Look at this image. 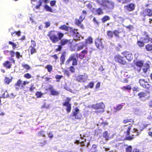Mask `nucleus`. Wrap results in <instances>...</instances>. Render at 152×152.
<instances>
[{"mask_svg": "<svg viewBox=\"0 0 152 152\" xmlns=\"http://www.w3.org/2000/svg\"><path fill=\"white\" fill-rule=\"evenodd\" d=\"M38 143L40 144V146H42L46 144V141H44L41 142H39Z\"/></svg>", "mask_w": 152, "mask_h": 152, "instance_id": "obj_47", "label": "nucleus"}, {"mask_svg": "<svg viewBox=\"0 0 152 152\" xmlns=\"http://www.w3.org/2000/svg\"><path fill=\"white\" fill-rule=\"evenodd\" d=\"M93 21L94 22L95 24H96L98 25L99 24V23L98 22V21L96 20L95 18H93Z\"/></svg>", "mask_w": 152, "mask_h": 152, "instance_id": "obj_60", "label": "nucleus"}, {"mask_svg": "<svg viewBox=\"0 0 152 152\" xmlns=\"http://www.w3.org/2000/svg\"><path fill=\"white\" fill-rule=\"evenodd\" d=\"M145 48L147 50H152V45L150 44H148L145 46Z\"/></svg>", "mask_w": 152, "mask_h": 152, "instance_id": "obj_35", "label": "nucleus"}, {"mask_svg": "<svg viewBox=\"0 0 152 152\" xmlns=\"http://www.w3.org/2000/svg\"><path fill=\"white\" fill-rule=\"evenodd\" d=\"M16 33V34L18 36H20V31H15L14 32H12L11 35L12 36H13V35Z\"/></svg>", "mask_w": 152, "mask_h": 152, "instance_id": "obj_49", "label": "nucleus"}, {"mask_svg": "<svg viewBox=\"0 0 152 152\" xmlns=\"http://www.w3.org/2000/svg\"><path fill=\"white\" fill-rule=\"evenodd\" d=\"M110 17L108 16H105L102 19V22L103 23L109 20Z\"/></svg>", "mask_w": 152, "mask_h": 152, "instance_id": "obj_26", "label": "nucleus"}, {"mask_svg": "<svg viewBox=\"0 0 152 152\" xmlns=\"http://www.w3.org/2000/svg\"><path fill=\"white\" fill-rule=\"evenodd\" d=\"M139 83L140 85L143 88L148 89L150 87V85L148 82L145 81L144 79H141L139 80Z\"/></svg>", "mask_w": 152, "mask_h": 152, "instance_id": "obj_7", "label": "nucleus"}, {"mask_svg": "<svg viewBox=\"0 0 152 152\" xmlns=\"http://www.w3.org/2000/svg\"><path fill=\"white\" fill-rule=\"evenodd\" d=\"M45 27L46 28H48V27H49L50 25V22H46L45 23Z\"/></svg>", "mask_w": 152, "mask_h": 152, "instance_id": "obj_58", "label": "nucleus"}, {"mask_svg": "<svg viewBox=\"0 0 152 152\" xmlns=\"http://www.w3.org/2000/svg\"><path fill=\"white\" fill-rule=\"evenodd\" d=\"M124 104L125 103H122L117 105L116 107L114 108L115 110V112H116L117 111L121 110L122 108V107L124 106Z\"/></svg>", "mask_w": 152, "mask_h": 152, "instance_id": "obj_20", "label": "nucleus"}, {"mask_svg": "<svg viewBox=\"0 0 152 152\" xmlns=\"http://www.w3.org/2000/svg\"><path fill=\"white\" fill-rule=\"evenodd\" d=\"M56 3V1L55 0H53L50 1V5L52 6H54Z\"/></svg>", "mask_w": 152, "mask_h": 152, "instance_id": "obj_57", "label": "nucleus"}, {"mask_svg": "<svg viewBox=\"0 0 152 152\" xmlns=\"http://www.w3.org/2000/svg\"><path fill=\"white\" fill-rule=\"evenodd\" d=\"M96 1L101 7L105 10L113 9L115 6L113 0H96Z\"/></svg>", "mask_w": 152, "mask_h": 152, "instance_id": "obj_2", "label": "nucleus"}, {"mask_svg": "<svg viewBox=\"0 0 152 152\" xmlns=\"http://www.w3.org/2000/svg\"><path fill=\"white\" fill-rule=\"evenodd\" d=\"M82 21H80L79 19H76L75 21V23L76 24L79 26H80L81 28H83V26L81 24V23Z\"/></svg>", "mask_w": 152, "mask_h": 152, "instance_id": "obj_30", "label": "nucleus"}, {"mask_svg": "<svg viewBox=\"0 0 152 152\" xmlns=\"http://www.w3.org/2000/svg\"><path fill=\"white\" fill-rule=\"evenodd\" d=\"M62 46L61 45H58V48H56V52H58V51H60L61 50V49L62 48V47H61Z\"/></svg>", "mask_w": 152, "mask_h": 152, "instance_id": "obj_55", "label": "nucleus"}, {"mask_svg": "<svg viewBox=\"0 0 152 152\" xmlns=\"http://www.w3.org/2000/svg\"><path fill=\"white\" fill-rule=\"evenodd\" d=\"M86 7L90 9H91L92 8L91 3H89L86 5Z\"/></svg>", "mask_w": 152, "mask_h": 152, "instance_id": "obj_59", "label": "nucleus"}, {"mask_svg": "<svg viewBox=\"0 0 152 152\" xmlns=\"http://www.w3.org/2000/svg\"><path fill=\"white\" fill-rule=\"evenodd\" d=\"M131 126H129L128 127V129L126 131V135H129L130 134V131L131 129Z\"/></svg>", "mask_w": 152, "mask_h": 152, "instance_id": "obj_56", "label": "nucleus"}, {"mask_svg": "<svg viewBox=\"0 0 152 152\" xmlns=\"http://www.w3.org/2000/svg\"><path fill=\"white\" fill-rule=\"evenodd\" d=\"M94 83L93 82H91L88 84V86L92 88L94 87Z\"/></svg>", "mask_w": 152, "mask_h": 152, "instance_id": "obj_50", "label": "nucleus"}, {"mask_svg": "<svg viewBox=\"0 0 152 152\" xmlns=\"http://www.w3.org/2000/svg\"><path fill=\"white\" fill-rule=\"evenodd\" d=\"M106 33L108 39H111L113 38V31H111L108 30L107 31Z\"/></svg>", "mask_w": 152, "mask_h": 152, "instance_id": "obj_21", "label": "nucleus"}, {"mask_svg": "<svg viewBox=\"0 0 152 152\" xmlns=\"http://www.w3.org/2000/svg\"><path fill=\"white\" fill-rule=\"evenodd\" d=\"M144 42L141 40V39H140V40L138 41L137 42V44L138 46L140 47H143L144 46Z\"/></svg>", "mask_w": 152, "mask_h": 152, "instance_id": "obj_27", "label": "nucleus"}, {"mask_svg": "<svg viewBox=\"0 0 152 152\" xmlns=\"http://www.w3.org/2000/svg\"><path fill=\"white\" fill-rule=\"evenodd\" d=\"M136 65L139 67H141L142 66L143 63L141 61H138L136 62Z\"/></svg>", "mask_w": 152, "mask_h": 152, "instance_id": "obj_28", "label": "nucleus"}, {"mask_svg": "<svg viewBox=\"0 0 152 152\" xmlns=\"http://www.w3.org/2000/svg\"><path fill=\"white\" fill-rule=\"evenodd\" d=\"M11 65V63L9 61H7L3 64L4 66L8 69H10Z\"/></svg>", "mask_w": 152, "mask_h": 152, "instance_id": "obj_22", "label": "nucleus"}, {"mask_svg": "<svg viewBox=\"0 0 152 152\" xmlns=\"http://www.w3.org/2000/svg\"><path fill=\"white\" fill-rule=\"evenodd\" d=\"M110 135V134L107 131L104 132L103 133V137L106 140H108L111 138Z\"/></svg>", "mask_w": 152, "mask_h": 152, "instance_id": "obj_17", "label": "nucleus"}, {"mask_svg": "<svg viewBox=\"0 0 152 152\" xmlns=\"http://www.w3.org/2000/svg\"><path fill=\"white\" fill-rule=\"evenodd\" d=\"M29 83L28 82L26 81L23 82V81L19 80H18L17 83L15 84L14 86H19L20 85H21V87H23V86L28 84Z\"/></svg>", "mask_w": 152, "mask_h": 152, "instance_id": "obj_13", "label": "nucleus"}, {"mask_svg": "<svg viewBox=\"0 0 152 152\" xmlns=\"http://www.w3.org/2000/svg\"><path fill=\"white\" fill-rule=\"evenodd\" d=\"M47 35L53 43H56L63 37L64 34L59 31L53 30L48 32Z\"/></svg>", "mask_w": 152, "mask_h": 152, "instance_id": "obj_1", "label": "nucleus"}, {"mask_svg": "<svg viewBox=\"0 0 152 152\" xmlns=\"http://www.w3.org/2000/svg\"><path fill=\"white\" fill-rule=\"evenodd\" d=\"M115 61L122 65H124L126 63V61L124 57L120 55H116L115 57Z\"/></svg>", "mask_w": 152, "mask_h": 152, "instance_id": "obj_4", "label": "nucleus"}, {"mask_svg": "<svg viewBox=\"0 0 152 152\" xmlns=\"http://www.w3.org/2000/svg\"><path fill=\"white\" fill-rule=\"evenodd\" d=\"M60 60L61 61L60 64L62 65L64 64V62L65 61V56L64 54H62L61 56Z\"/></svg>", "mask_w": 152, "mask_h": 152, "instance_id": "obj_25", "label": "nucleus"}, {"mask_svg": "<svg viewBox=\"0 0 152 152\" xmlns=\"http://www.w3.org/2000/svg\"><path fill=\"white\" fill-rule=\"evenodd\" d=\"M48 137L51 139H52V138L53 137V134L52 133V132H49L48 134Z\"/></svg>", "mask_w": 152, "mask_h": 152, "instance_id": "obj_62", "label": "nucleus"}, {"mask_svg": "<svg viewBox=\"0 0 152 152\" xmlns=\"http://www.w3.org/2000/svg\"><path fill=\"white\" fill-rule=\"evenodd\" d=\"M85 15H81L80 16L79 20H80V21H82L83 20L85 19Z\"/></svg>", "mask_w": 152, "mask_h": 152, "instance_id": "obj_51", "label": "nucleus"}, {"mask_svg": "<svg viewBox=\"0 0 152 152\" xmlns=\"http://www.w3.org/2000/svg\"><path fill=\"white\" fill-rule=\"evenodd\" d=\"M24 77L25 78H26L27 79L30 78L31 77V75L28 73H27L24 74Z\"/></svg>", "mask_w": 152, "mask_h": 152, "instance_id": "obj_44", "label": "nucleus"}, {"mask_svg": "<svg viewBox=\"0 0 152 152\" xmlns=\"http://www.w3.org/2000/svg\"><path fill=\"white\" fill-rule=\"evenodd\" d=\"M138 95L140 98H141L142 97H145L146 96V94L145 93L142 92L139 93L138 94Z\"/></svg>", "mask_w": 152, "mask_h": 152, "instance_id": "obj_41", "label": "nucleus"}, {"mask_svg": "<svg viewBox=\"0 0 152 152\" xmlns=\"http://www.w3.org/2000/svg\"><path fill=\"white\" fill-rule=\"evenodd\" d=\"M9 44L10 45H12V46L13 49H15L16 47V45L15 44L14 42H12L11 41H9Z\"/></svg>", "mask_w": 152, "mask_h": 152, "instance_id": "obj_42", "label": "nucleus"}, {"mask_svg": "<svg viewBox=\"0 0 152 152\" xmlns=\"http://www.w3.org/2000/svg\"><path fill=\"white\" fill-rule=\"evenodd\" d=\"M4 82L7 84H9L10 82V80L8 78L6 77L4 80Z\"/></svg>", "mask_w": 152, "mask_h": 152, "instance_id": "obj_61", "label": "nucleus"}, {"mask_svg": "<svg viewBox=\"0 0 152 152\" xmlns=\"http://www.w3.org/2000/svg\"><path fill=\"white\" fill-rule=\"evenodd\" d=\"M132 120V119H126L123 121V123L124 124H126L129 122H131Z\"/></svg>", "mask_w": 152, "mask_h": 152, "instance_id": "obj_48", "label": "nucleus"}, {"mask_svg": "<svg viewBox=\"0 0 152 152\" xmlns=\"http://www.w3.org/2000/svg\"><path fill=\"white\" fill-rule=\"evenodd\" d=\"M69 58H70V59L71 60V61H73L77 60L78 58V54L77 53L76 54H72L70 56Z\"/></svg>", "mask_w": 152, "mask_h": 152, "instance_id": "obj_18", "label": "nucleus"}, {"mask_svg": "<svg viewBox=\"0 0 152 152\" xmlns=\"http://www.w3.org/2000/svg\"><path fill=\"white\" fill-rule=\"evenodd\" d=\"M63 106L66 107V110L67 113H70L71 109V104L68 101H66L63 103Z\"/></svg>", "mask_w": 152, "mask_h": 152, "instance_id": "obj_9", "label": "nucleus"}, {"mask_svg": "<svg viewBox=\"0 0 152 152\" xmlns=\"http://www.w3.org/2000/svg\"><path fill=\"white\" fill-rule=\"evenodd\" d=\"M122 89L123 90H130L131 89V87L130 85H128L127 86H124L122 88Z\"/></svg>", "mask_w": 152, "mask_h": 152, "instance_id": "obj_34", "label": "nucleus"}, {"mask_svg": "<svg viewBox=\"0 0 152 152\" xmlns=\"http://www.w3.org/2000/svg\"><path fill=\"white\" fill-rule=\"evenodd\" d=\"M37 135L38 136H42L43 137H45V135L44 134V132L43 131H41L39 132L37 134Z\"/></svg>", "mask_w": 152, "mask_h": 152, "instance_id": "obj_32", "label": "nucleus"}, {"mask_svg": "<svg viewBox=\"0 0 152 152\" xmlns=\"http://www.w3.org/2000/svg\"><path fill=\"white\" fill-rule=\"evenodd\" d=\"M122 54L124 55L128 61H131L133 59V56L131 53L125 51L122 52Z\"/></svg>", "mask_w": 152, "mask_h": 152, "instance_id": "obj_5", "label": "nucleus"}, {"mask_svg": "<svg viewBox=\"0 0 152 152\" xmlns=\"http://www.w3.org/2000/svg\"><path fill=\"white\" fill-rule=\"evenodd\" d=\"M95 43L96 47L99 49H102L104 48L102 44V42L100 39H96L95 41Z\"/></svg>", "mask_w": 152, "mask_h": 152, "instance_id": "obj_8", "label": "nucleus"}, {"mask_svg": "<svg viewBox=\"0 0 152 152\" xmlns=\"http://www.w3.org/2000/svg\"><path fill=\"white\" fill-rule=\"evenodd\" d=\"M88 76L87 75H80L77 77V80L80 82H85L87 80Z\"/></svg>", "mask_w": 152, "mask_h": 152, "instance_id": "obj_12", "label": "nucleus"}, {"mask_svg": "<svg viewBox=\"0 0 152 152\" xmlns=\"http://www.w3.org/2000/svg\"><path fill=\"white\" fill-rule=\"evenodd\" d=\"M132 146H128L126 149V152H132Z\"/></svg>", "mask_w": 152, "mask_h": 152, "instance_id": "obj_40", "label": "nucleus"}, {"mask_svg": "<svg viewBox=\"0 0 152 152\" xmlns=\"http://www.w3.org/2000/svg\"><path fill=\"white\" fill-rule=\"evenodd\" d=\"M145 37L141 38V40L142 41L145 43H146L150 41L151 38H150L149 36L146 34H145Z\"/></svg>", "mask_w": 152, "mask_h": 152, "instance_id": "obj_16", "label": "nucleus"}, {"mask_svg": "<svg viewBox=\"0 0 152 152\" xmlns=\"http://www.w3.org/2000/svg\"><path fill=\"white\" fill-rule=\"evenodd\" d=\"M79 110L77 107L75 108V111L73 112V116L75 117L76 119H79L80 118L81 115L79 114Z\"/></svg>", "mask_w": 152, "mask_h": 152, "instance_id": "obj_11", "label": "nucleus"}, {"mask_svg": "<svg viewBox=\"0 0 152 152\" xmlns=\"http://www.w3.org/2000/svg\"><path fill=\"white\" fill-rule=\"evenodd\" d=\"M46 68L47 69L48 71L50 72H51L52 69V66L50 65H48L46 66Z\"/></svg>", "mask_w": 152, "mask_h": 152, "instance_id": "obj_38", "label": "nucleus"}, {"mask_svg": "<svg viewBox=\"0 0 152 152\" xmlns=\"http://www.w3.org/2000/svg\"><path fill=\"white\" fill-rule=\"evenodd\" d=\"M51 94L53 95L57 96L59 94V93L58 91L54 89L51 92Z\"/></svg>", "mask_w": 152, "mask_h": 152, "instance_id": "obj_33", "label": "nucleus"}, {"mask_svg": "<svg viewBox=\"0 0 152 152\" xmlns=\"http://www.w3.org/2000/svg\"><path fill=\"white\" fill-rule=\"evenodd\" d=\"M63 77V76L62 75H57L55 76V78L57 80H58L57 81V82L59 81V80L61 79Z\"/></svg>", "mask_w": 152, "mask_h": 152, "instance_id": "obj_46", "label": "nucleus"}, {"mask_svg": "<svg viewBox=\"0 0 152 152\" xmlns=\"http://www.w3.org/2000/svg\"><path fill=\"white\" fill-rule=\"evenodd\" d=\"M31 45L30 46V48H35L36 46V44L35 42L31 40Z\"/></svg>", "mask_w": 152, "mask_h": 152, "instance_id": "obj_36", "label": "nucleus"}, {"mask_svg": "<svg viewBox=\"0 0 152 152\" xmlns=\"http://www.w3.org/2000/svg\"><path fill=\"white\" fill-rule=\"evenodd\" d=\"M135 7V4L133 3H131L124 6V8L126 10H134Z\"/></svg>", "mask_w": 152, "mask_h": 152, "instance_id": "obj_14", "label": "nucleus"}, {"mask_svg": "<svg viewBox=\"0 0 152 152\" xmlns=\"http://www.w3.org/2000/svg\"><path fill=\"white\" fill-rule=\"evenodd\" d=\"M92 108L96 109H103L105 107V106L102 102H101L97 103L95 105H92Z\"/></svg>", "mask_w": 152, "mask_h": 152, "instance_id": "obj_10", "label": "nucleus"}, {"mask_svg": "<svg viewBox=\"0 0 152 152\" xmlns=\"http://www.w3.org/2000/svg\"><path fill=\"white\" fill-rule=\"evenodd\" d=\"M87 42L89 44L92 43L93 42L92 39L91 37H89L88 39Z\"/></svg>", "mask_w": 152, "mask_h": 152, "instance_id": "obj_53", "label": "nucleus"}, {"mask_svg": "<svg viewBox=\"0 0 152 152\" xmlns=\"http://www.w3.org/2000/svg\"><path fill=\"white\" fill-rule=\"evenodd\" d=\"M43 1L42 0H39L38 1V4L35 7V8L37 9H39L40 8V7L42 5Z\"/></svg>", "mask_w": 152, "mask_h": 152, "instance_id": "obj_29", "label": "nucleus"}, {"mask_svg": "<svg viewBox=\"0 0 152 152\" xmlns=\"http://www.w3.org/2000/svg\"><path fill=\"white\" fill-rule=\"evenodd\" d=\"M22 66L27 69H29L30 68L29 66L27 64H22Z\"/></svg>", "mask_w": 152, "mask_h": 152, "instance_id": "obj_54", "label": "nucleus"}, {"mask_svg": "<svg viewBox=\"0 0 152 152\" xmlns=\"http://www.w3.org/2000/svg\"><path fill=\"white\" fill-rule=\"evenodd\" d=\"M113 35H114L115 36L117 37H119L118 34L120 33L117 30H115L113 31Z\"/></svg>", "mask_w": 152, "mask_h": 152, "instance_id": "obj_39", "label": "nucleus"}, {"mask_svg": "<svg viewBox=\"0 0 152 152\" xmlns=\"http://www.w3.org/2000/svg\"><path fill=\"white\" fill-rule=\"evenodd\" d=\"M16 57L18 58H19L20 57L22 58V56L20 55V53L18 52H17L15 53Z\"/></svg>", "mask_w": 152, "mask_h": 152, "instance_id": "obj_43", "label": "nucleus"}, {"mask_svg": "<svg viewBox=\"0 0 152 152\" xmlns=\"http://www.w3.org/2000/svg\"><path fill=\"white\" fill-rule=\"evenodd\" d=\"M10 54L11 56V57H14L15 56V53L13 50H12L10 51Z\"/></svg>", "mask_w": 152, "mask_h": 152, "instance_id": "obj_64", "label": "nucleus"}, {"mask_svg": "<svg viewBox=\"0 0 152 152\" xmlns=\"http://www.w3.org/2000/svg\"><path fill=\"white\" fill-rule=\"evenodd\" d=\"M64 74L67 77H69L70 75V73L68 71L65 70L64 71Z\"/></svg>", "mask_w": 152, "mask_h": 152, "instance_id": "obj_63", "label": "nucleus"}, {"mask_svg": "<svg viewBox=\"0 0 152 152\" xmlns=\"http://www.w3.org/2000/svg\"><path fill=\"white\" fill-rule=\"evenodd\" d=\"M30 52L31 54H33L34 53H35L36 52V50L35 48H30Z\"/></svg>", "mask_w": 152, "mask_h": 152, "instance_id": "obj_45", "label": "nucleus"}, {"mask_svg": "<svg viewBox=\"0 0 152 152\" xmlns=\"http://www.w3.org/2000/svg\"><path fill=\"white\" fill-rule=\"evenodd\" d=\"M36 95L37 98H40L43 95V94L41 92L37 91L36 93Z\"/></svg>", "mask_w": 152, "mask_h": 152, "instance_id": "obj_37", "label": "nucleus"}, {"mask_svg": "<svg viewBox=\"0 0 152 152\" xmlns=\"http://www.w3.org/2000/svg\"><path fill=\"white\" fill-rule=\"evenodd\" d=\"M143 129L141 130H140L139 131V130L137 129L134 128L133 129L134 132L136 134L135 135L134 134H132V136H126V140H132L134 138L135 136H138L139 135V134L143 130Z\"/></svg>", "mask_w": 152, "mask_h": 152, "instance_id": "obj_6", "label": "nucleus"}, {"mask_svg": "<svg viewBox=\"0 0 152 152\" xmlns=\"http://www.w3.org/2000/svg\"><path fill=\"white\" fill-rule=\"evenodd\" d=\"M93 12H94L95 15L98 14L100 15L103 14V12L102 10H92Z\"/></svg>", "mask_w": 152, "mask_h": 152, "instance_id": "obj_24", "label": "nucleus"}, {"mask_svg": "<svg viewBox=\"0 0 152 152\" xmlns=\"http://www.w3.org/2000/svg\"><path fill=\"white\" fill-rule=\"evenodd\" d=\"M70 33L72 35H73L74 40L75 41L80 40V37L82 39L83 38L77 31V29L71 28L70 29Z\"/></svg>", "mask_w": 152, "mask_h": 152, "instance_id": "obj_3", "label": "nucleus"}, {"mask_svg": "<svg viewBox=\"0 0 152 152\" xmlns=\"http://www.w3.org/2000/svg\"><path fill=\"white\" fill-rule=\"evenodd\" d=\"M60 29L67 31L68 30V27L65 25H63L59 27Z\"/></svg>", "mask_w": 152, "mask_h": 152, "instance_id": "obj_31", "label": "nucleus"}, {"mask_svg": "<svg viewBox=\"0 0 152 152\" xmlns=\"http://www.w3.org/2000/svg\"><path fill=\"white\" fill-rule=\"evenodd\" d=\"M60 42V44L61 46H63L66 44H69L71 43V42L69 40L66 39H61Z\"/></svg>", "mask_w": 152, "mask_h": 152, "instance_id": "obj_15", "label": "nucleus"}, {"mask_svg": "<svg viewBox=\"0 0 152 152\" xmlns=\"http://www.w3.org/2000/svg\"><path fill=\"white\" fill-rule=\"evenodd\" d=\"M149 65L148 64H145L143 66V70L144 72L146 73L149 70Z\"/></svg>", "mask_w": 152, "mask_h": 152, "instance_id": "obj_19", "label": "nucleus"}, {"mask_svg": "<svg viewBox=\"0 0 152 152\" xmlns=\"http://www.w3.org/2000/svg\"><path fill=\"white\" fill-rule=\"evenodd\" d=\"M143 13L146 15L149 16H152V10H144Z\"/></svg>", "mask_w": 152, "mask_h": 152, "instance_id": "obj_23", "label": "nucleus"}, {"mask_svg": "<svg viewBox=\"0 0 152 152\" xmlns=\"http://www.w3.org/2000/svg\"><path fill=\"white\" fill-rule=\"evenodd\" d=\"M70 71L74 73L75 71V69L74 66H71L69 67Z\"/></svg>", "mask_w": 152, "mask_h": 152, "instance_id": "obj_52", "label": "nucleus"}]
</instances>
